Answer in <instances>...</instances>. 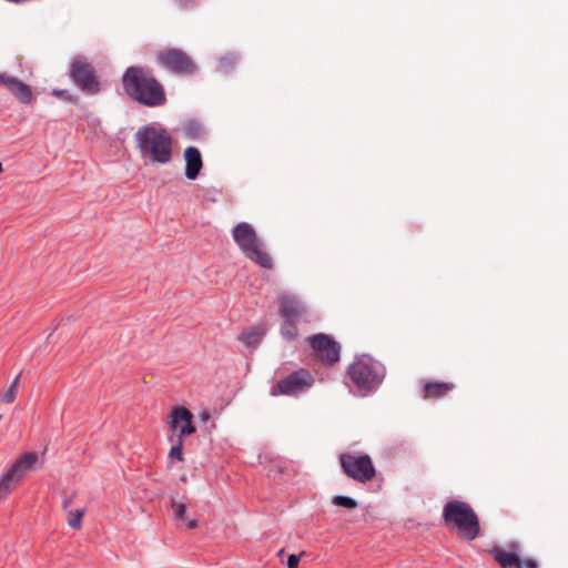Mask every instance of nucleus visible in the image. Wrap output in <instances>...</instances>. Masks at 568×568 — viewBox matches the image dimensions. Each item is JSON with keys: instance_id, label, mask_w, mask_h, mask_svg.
Segmentation results:
<instances>
[{"instance_id": "2eb2a0df", "label": "nucleus", "mask_w": 568, "mask_h": 568, "mask_svg": "<svg viewBox=\"0 0 568 568\" xmlns=\"http://www.w3.org/2000/svg\"><path fill=\"white\" fill-rule=\"evenodd\" d=\"M517 548L518 546L516 544H513L510 545V550L495 548L491 554L494 559L503 568H523V564L517 552Z\"/></svg>"}, {"instance_id": "393cba45", "label": "nucleus", "mask_w": 568, "mask_h": 568, "mask_svg": "<svg viewBox=\"0 0 568 568\" xmlns=\"http://www.w3.org/2000/svg\"><path fill=\"white\" fill-rule=\"evenodd\" d=\"M261 338V334L255 332V331H248V332H244L242 333L241 335V339L246 344V345H252V344H255L260 341Z\"/></svg>"}, {"instance_id": "f257e3e1", "label": "nucleus", "mask_w": 568, "mask_h": 568, "mask_svg": "<svg viewBox=\"0 0 568 568\" xmlns=\"http://www.w3.org/2000/svg\"><path fill=\"white\" fill-rule=\"evenodd\" d=\"M122 82L125 92L144 105L159 106L166 100L163 87L142 68L130 67Z\"/></svg>"}, {"instance_id": "9b49d317", "label": "nucleus", "mask_w": 568, "mask_h": 568, "mask_svg": "<svg viewBox=\"0 0 568 568\" xmlns=\"http://www.w3.org/2000/svg\"><path fill=\"white\" fill-rule=\"evenodd\" d=\"M192 422V413L187 408L179 406L172 409L169 426L175 435V438L183 439L184 436L191 435L195 432V427Z\"/></svg>"}, {"instance_id": "f3484780", "label": "nucleus", "mask_w": 568, "mask_h": 568, "mask_svg": "<svg viewBox=\"0 0 568 568\" xmlns=\"http://www.w3.org/2000/svg\"><path fill=\"white\" fill-rule=\"evenodd\" d=\"M454 388L453 383L427 382L423 388V397L425 399H437L446 396Z\"/></svg>"}, {"instance_id": "a878e982", "label": "nucleus", "mask_w": 568, "mask_h": 568, "mask_svg": "<svg viewBox=\"0 0 568 568\" xmlns=\"http://www.w3.org/2000/svg\"><path fill=\"white\" fill-rule=\"evenodd\" d=\"M172 508H173V511H174V517L176 519H181V520H186V507L184 504H181V503H174L172 505Z\"/></svg>"}, {"instance_id": "6ab92c4d", "label": "nucleus", "mask_w": 568, "mask_h": 568, "mask_svg": "<svg viewBox=\"0 0 568 568\" xmlns=\"http://www.w3.org/2000/svg\"><path fill=\"white\" fill-rule=\"evenodd\" d=\"M169 442L172 443V447L169 452L168 459L169 463L172 464L173 462H183V439L182 438H175V435L172 434L169 437Z\"/></svg>"}, {"instance_id": "412c9836", "label": "nucleus", "mask_w": 568, "mask_h": 568, "mask_svg": "<svg viewBox=\"0 0 568 568\" xmlns=\"http://www.w3.org/2000/svg\"><path fill=\"white\" fill-rule=\"evenodd\" d=\"M296 323L297 320L285 318L281 326V334L285 339L293 341L297 336L298 331Z\"/></svg>"}, {"instance_id": "7c9ffc66", "label": "nucleus", "mask_w": 568, "mask_h": 568, "mask_svg": "<svg viewBox=\"0 0 568 568\" xmlns=\"http://www.w3.org/2000/svg\"><path fill=\"white\" fill-rule=\"evenodd\" d=\"M179 2L181 4H183V6H186V4L191 3V2H193V0H179Z\"/></svg>"}, {"instance_id": "4468645a", "label": "nucleus", "mask_w": 568, "mask_h": 568, "mask_svg": "<svg viewBox=\"0 0 568 568\" xmlns=\"http://www.w3.org/2000/svg\"><path fill=\"white\" fill-rule=\"evenodd\" d=\"M184 160L185 176L189 180H195L203 168V160L200 150L195 146H187L184 150Z\"/></svg>"}, {"instance_id": "bb28decb", "label": "nucleus", "mask_w": 568, "mask_h": 568, "mask_svg": "<svg viewBox=\"0 0 568 568\" xmlns=\"http://www.w3.org/2000/svg\"><path fill=\"white\" fill-rule=\"evenodd\" d=\"M301 555H290L287 558V568H298Z\"/></svg>"}, {"instance_id": "c85d7f7f", "label": "nucleus", "mask_w": 568, "mask_h": 568, "mask_svg": "<svg viewBox=\"0 0 568 568\" xmlns=\"http://www.w3.org/2000/svg\"><path fill=\"white\" fill-rule=\"evenodd\" d=\"M523 568H537V562L535 560L528 559L521 561Z\"/></svg>"}, {"instance_id": "cd10ccee", "label": "nucleus", "mask_w": 568, "mask_h": 568, "mask_svg": "<svg viewBox=\"0 0 568 568\" xmlns=\"http://www.w3.org/2000/svg\"><path fill=\"white\" fill-rule=\"evenodd\" d=\"M199 418H200V420H201V422L206 423V422H209V420H210V418H211V414H210V412H207V410H203V412H201V413L199 414Z\"/></svg>"}, {"instance_id": "f03ea898", "label": "nucleus", "mask_w": 568, "mask_h": 568, "mask_svg": "<svg viewBox=\"0 0 568 568\" xmlns=\"http://www.w3.org/2000/svg\"><path fill=\"white\" fill-rule=\"evenodd\" d=\"M134 138L142 158L156 164H166L172 160L173 139L165 129L144 125Z\"/></svg>"}, {"instance_id": "dca6fc26", "label": "nucleus", "mask_w": 568, "mask_h": 568, "mask_svg": "<svg viewBox=\"0 0 568 568\" xmlns=\"http://www.w3.org/2000/svg\"><path fill=\"white\" fill-rule=\"evenodd\" d=\"M38 454L36 452L26 453L12 464L9 470L16 475L19 479H21L26 471L31 469L36 463L38 462Z\"/></svg>"}, {"instance_id": "ddd939ff", "label": "nucleus", "mask_w": 568, "mask_h": 568, "mask_svg": "<svg viewBox=\"0 0 568 568\" xmlns=\"http://www.w3.org/2000/svg\"><path fill=\"white\" fill-rule=\"evenodd\" d=\"M278 312L284 318L300 320L306 313V306L295 295L290 293H283L278 297Z\"/></svg>"}, {"instance_id": "1a4fd4ad", "label": "nucleus", "mask_w": 568, "mask_h": 568, "mask_svg": "<svg viewBox=\"0 0 568 568\" xmlns=\"http://www.w3.org/2000/svg\"><path fill=\"white\" fill-rule=\"evenodd\" d=\"M156 59L162 67L174 73L191 74L196 70L194 61L181 49L170 48L162 50L158 53Z\"/></svg>"}, {"instance_id": "0eeeda50", "label": "nucleus", "mask_w": 568, "mask_h": 568, "mask_svg": "<svg viewBox=\"0 0 568 568\" xmlns=\"http://www.w3.org/2000/svg\"><path fill=\"white\" fill-rule=\"evenodd\" d=\"M70 77L74 83L84 92L95 94L100 91V82L93 67L87 58L75 57L71 63Z\"/></svg>"}, {"instance_id": "7ed1b4c3", "label": "nucleus", "mask_w": 568, "mask_h": 568, "mask_svg": "<svg viewBox=\"0 0 568 568\" xmlns=\"http://www.w3.org/2000/svg\"><path fill=\"white\" fill-rule=\"evenodd\" d=\"M232 236L248 260L264 268L273 267L271 255L265 250L263 241L251 224L246 222L239 223L232 230Z\"/></svg>"}, {"instance_id": "20e7f679", "label": "nucleus", "mask_w": 568, "mask_h": 568, "mask_svg": "<svg viewBox=\"0 0 568 568\" xmlns=\"http://www.w3.org/2000/svg\"><path fill=\"white\" fill-rule=\"evenodd\" d=\"M443 518L447 526L456 527L465 539L473 540L479 535V519L465 501L447 503L443 509Z\"/></svg>"}, {"instance_id": "5701e85b", "label": "nucleus", "mask_w": 568, "mask_h": 568, "mask_svg": "<svg viewBox=\"0 0 568 568\" xmlns=\"http://www.w3.org/2000/svg\"><path fill=\"white\" fill-rule=\"evenodd\" d=\"M236 60L237 59L234 53H226L220 58L217 68L221 72L227 73L234 68Z\"/></svg>"}, {"instance_id": "473e14b6", "label": "nucleus", "mask_w": 568, "mask_h": 568, "mask_svg": "<svg viewBox=\"0 0 568 568\" xmlns=\"http://www.w3.org/2000/svg\"><path fill=\"white\" fill-rule=\"evenodd\" d=\"M53 93H54V94H57V95H59V97H60V95H63V91H54Z\"/></svg>"}, {"instance_id": "423d86ee", "label": "nucleus", "mask_w": 568, "mask_h": 568, "mask_svg": "<svg viewBox=\"0 0 568 568\" xmlns=\"http://www.w3.org/2000/svg\"><path fill=\"white\" fill-rule=\"evenodd\" d=\"M315 383L313 375L304 368L297 369L281 378L271 390V395L296 396L308 390Z\"/></svg>"}, {"instance_id": "39448f33", "label": "nucleus", "mask_w": 568, "mask_h": 568, "mask_svg": "<svg viewBox=\"0 0 568 568\" xmlns=\"http://www.w3.org/2000/svg\"><path fill=\"white\" fill-rule=\"evenodd\" d=\"M339 463L344 474L361 484L371 481L376 475L375 466L368 455L341 454Z\"/></svg>"}, {"instance_id": "c756f323", "label": "nucleus", "mask_w": 568, "mask_h": 568, "mask_svg": "<svg viewBox=\"0 0 568 568\" xmlns=\"http://www.w3.org/2000/svg\"><path fill=\"white\" fill-rule=\"evenodd\" d=\"M184 521H185V525H186V527L189 529H194L197 526L196 519H189V518H186V520H184Z\"/></svg>"}, {"instance_id": "b1692460", "label": "nucleus", "mask_w": 568, "mask_h": 568, "mask_svg": "<svg viewBox=\"0 0 568 568\" xmlns=\"http://www.w3.org/2000/svg\"><path fill=\"white\" fill-rule=\"evenodd\" d=\"M335 506L354 509L357 507V501L347 496H335L332 500Z\"/></svg>"}, {"instance_id": "aec40b11", "label": "nucleus", "mask_w": 568, "mask_h": 568, "mask_svg": "<svg viewBox=\"0 0 568 568\" xmlns=\"http://www.w3.org/2000/svg\"><path fill=\"white\" fill-rule=\"evenodd\" d=\"M21 374L22 373L20 372L14 377V379L12 381L11 385L9 386V388L7 390H4L0 395V399H1L2 403H4V404H12L16 400V397H17V394H18V389H19Z\"/></svg>"}, {"instance_id": "4be33fe9", "label": "nucleus", "mask_w": 568, "mask_h": 568, "mask_svg": "<svg viewBox=\"0 0 568 568\" xmlns=\"http://www.w3.org/2000/svg\"><path fill=\"white\" fill-rule=\"evenodd\" d=\"M85 514V508L69 510L67 515V523L73 529H80L82 527V518Z\"/></svg>"}, {"instance_id": "9d476101", "label": "nucleus", "mask_w": 568, "mask_h": 568, "mask_svg": "<svg viewBox=\"0 0 568 568\" xmlns=\"http://www.w3.org/2000/svg\"><path fill=\"white\" fill-rule=\"evenodd\" d=\"M312 348L316 356L328 364H334L339 359V346L325 334H316L310 338Z\"/></svg>"}, {"instance_id": "72a5a7b5", "label": "nucleus", "mask_w": 568, "mask_h": 568, "mask_svg": "<svg viewBox=\"0 0 568 568\" xmlns=\"http://www.w3.org/2000/svg\"><path fill=\"white\" fill-rule=\"evenodd\" d=\"M3 171L2 163L0 162V173Z\"/></svg>"}, {"instance_id": "6e6552de", "label": "nucleus", "mask_w": 568, "mask_h": 568, "mask_svg": "<svg viewBox=\"0 0 568 568\" xmlns=\"http://www.w3.org/2000/svg\"><path fill=\"white\" fill-rule=\"evenodd\" d=\"M348 375L358 388L366 390L374 389L382 381L381 367L363 359L349 366Z\"/></svg>"}, {"instance_id": "a211bd4d", "label": "nucleus", "mask_w": 568, "mask_h": 568, "mask_svg": "<svg viewBox=\"0 0 568 568\" xmlns=\"http://www.w3.org/2000/svg\"><path fill=\"white\" fill-rule=\"evenodd\" d=\"M19 480L10 470L0 478V500L9 496Z\"/></svg>"}, {"instance_id": "f8f14e48", "label": "nucleus", "mask_w": 568, "mask_h": 568, "mask_svg": "<svg viewBox=\"0 0 568 568\" xmlns=\"http://www.w3.org/2000/svg\"><path fill=\"white\" fill-rule=\"evenodd\" d=\"M0 84L9 90L23 104L33 101L32 89L29 84L8 73H0Z\"/></svg>"}, {"instance_id": "2f4dec72", "label": "nucleus", "mask_w": 568, "mask_h": 568, "mask_svg": "<svg viewBox=\"0 0 568 568\" xmlns=\"http://www.w3.org/2000/svg\"><path fill=\"white\" fill-rule=\"evenodd\" d=\"M70 505V500H64L63 501V508L67 509V507Z\"/></svg>"}]
</instances>
